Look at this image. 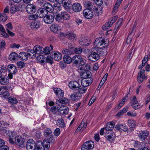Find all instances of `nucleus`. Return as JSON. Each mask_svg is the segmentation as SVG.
<instances>
[{
	"label": "nucleus",
	"mask_w": 150,
	"mask_h": 150,
	"mask_svg": "<svg viewBox=\"0 0 150 150\" xmlns=\"http://www.w3.org/2000/svg\"><path fill=\"white\" fill-rule=\"evenodd\" d=\"M73 62L74 64L76 66L81 67L86 64L85 59L80 55H76L72 57ZM80 70H83L81 67H79Z\"/></svg>",
	"instance_id": "f257e3e1"
},
{
	"label": "nucleus",
	"mask_w": 150,
	"mask_h": 150,
	"mask_svg": "<svg viewBox=\"0 0 150 150\" xmlns=\"http://www.w3.org/2000/svg\"><path fill=\"white\" fill-rule=\"evenodd\" d=\"M101 52L100 49H97L92 51L88 57V59L93 62L97 60L100 59L99 55L101 54Z\"/></svg>",
	"instance_id": "f03ea898"
},
{
	"label": "nucleus",
	"mask_w": 150,
	"mask_h": 150,
	"mask_svg": "<svg viewBox=\"0 0 150 150\" xmlns=\"http://www.w3.org/2000/svg\"><path fill=\"white\" fill-rule=\"evenodd\" d=\"M108 42V40L106 39L100 37L99 38H96L94 42V45L97 47L98 49H100L101 51V49L102 47L105 48Z\"/></svg>",
	"instance_id": "7ed1b4c3"
},
{
	"label": "nucleus",
	"mask_w": 150,
	"mask_h": 150,
	"mask_svg": "<svg viewBox=\"0 0 150 150\" xmlns=\"http://www.w3.org/2000/svg\"><path fill=\"white\" fill-rule=\"evenodd\" d=\"M6 133V135L8 137L9 142L11 144H13L15 143L16 138V133L13 131H11L7 130Z\"/></svg>",
	"instance_id": "20e7f679"
},
{
	"label": "nucleus",
	"mask_w": 150,
	"mask_h": 150,
	"mask_svg": "<svg viewBox=\"0 0 150 150\" xmlns=\"http://www.w3.org/2000/svg\"><path fill=\"white\" fill-rule=\"evenodd\" d=\"M47 142L43 141V142H38L35 146V150H48L49 148V145L46 144Z\"/></svg>",
	"instance_id": "39448f33"
},
{
	"label": "nucleus",
	"mask_w": 150,
	"mask_h": 150,
	"mask_svg": "<svg viewBox=\"0 0 150 150\" xmlns=\"http://www.w3.org/2000/svg\"><path fill=\"white\" fill-rule=\"evenodd\" d=\"M118 16H115L110 18L108 21L103 26V30H106L109 29L111 25L115 22Z\"/></svg>",
	"instance_id": "423d86ee"
},
{
	"label": "nucleus",
	"mask_w": 150,
	"mask_h": 150,
	"mask_svg": "<svg viewBox=\"0 0 150 150\" xmlns=\"http://www.w3.org/2000/svg\"><path fill=\"white\" fill-rule=\"evenodd\" d=\"M94 144L92 141L85 142L82 146L81 150H92L94 147Z\"/></svg>",
	"instance_id": "0eeeda50"
},
{
	"label": "nucleus",
	"mask_w": 150,
	"mask_h": 150,
	"mask_svg": "<svg viewBox=\"0 0 150 150\" xmlns=\"http://www.w3.org/2000/svg\"><path fill=\"white\" fill-rule=\"evenodd\" d=\"M115 129L116 130L122 132L127 131L128 128L125 124L122 123L120 124L116 125L115 127Z\"/></svg>",
	"instance_id": "6e6552de"
},
{
	"label": "nucleus",
	"mask_w": 150,
	"mask_h": 150,
	"mask_svg": "<svg viewBox=\"0 0 150 150\" xmlns=\"http://www.w3.org/2000/svg\"><path fill=\"white\" fill-rule=\"evenodd\" d=\"M36 144L35 141L32 139H29L26 144L27 150H34L35 148Z\"/></svg>",
	"instance_id": "1a4fd4ad"
},
{
	"label": "nucleus",
	"mask_w": 150,
	"mask_h": 150,
	"mask_svg": "<svg viewBox=\"0 0 150 150\" xmlns=\"http://www.w3.org/2000/svg\"><path fill=\"white\" fill-rule=\"evenodd\" d=\"M83 14L85 18L88 19L92 18L93 16V11L88 8L85 9L83 11Z\"/></svg>",
	"instance_id": "9d476101"
},
{
	"label": "nucleus",
	"mask_w": 150,
	"mask_h": 150,
	"mask_svg": "<svg viewBox=\"0 0 150 150\" xmlns=\"http://www.w3.org/2000/svg\"><path fill=\"white\" fill-rule=\"evenodd\" d=\"M145 76V71L143 69H141L138 74L137 81L139 83H141L143 80L146 79Z\"/></svg>",
	"instance_id": "9b49d317"
},
{
	"label": "nucleus",
	"mask_w": 150,
	"mask_h": 150,
	"mask_svg": "<svg viewBox=\"0 0 150 150\" xmlns=\"http://www.w3.org/2000/svg\"><path fill=\"white\" fill-rule=\"evenodd\" d=\"M16 141L15 143L17 145L22 148L24 147L25 144V139L22 138L21 136H18L17 137L16 139Z\"/></svg>",
	"instance_id": "f8f14e48"
},
{
	"label": "nucleus",
	"mask_w": 150,
	"mask_h": 150,
	"mask_svg": "<svg viewBox=\"0 0 150 150\" xmlns=\"http://www.w3.org/2000/svg\"><path fill=\"white\" fill-rule=\"evenodd\" d=\"M80 45L83 46H87L91 43L90 40L88 38L82 37L79 40Z\"/></svg>",
	"instance_id": "ddd939ff"
},
{
	"label": "nucleus",
	"mask_w": 150,
	"mask_h": 150,
	"mask_svg": "<svg viewBox=\"0 0 150 150\" xmlns=\"http://www.w3.org/2000/svg\"><path fill=\"white\" fill-rule=\"evenodd\" d=\"M92 81V79L91 78L82 79L81 81V84L82 86L87 87L91 84Z\"/></svg>",
	"instance_id": "4468645a"
},
{
	"label": "nucleus",
	"mask_w": 150,
	"mask_h": 150,
	"mask_svg": "<svg viewBox=\"0 0 150 150\" xmlns=\"http://www.w3.org/2000/svg\"><path fill=\"white\" fill-rule=\"evenodd\" d=\"M57 2L59 3H62L63 7L66 9H69V6L68 5L71 4V0H57Z\"/></svg>",
	"instance_id": "2eb2a0df"
},
{
	"label": "nucleus",
	"mask_w": 150,
	"mask_h": 150,
	"mask_svg": "<svg viewBox=\"0 0 150 150\" xmlns=\"http://www.w3.org/2000/svg\"><path fill=\"white\" fill-rule=\"evenodd\" d=\"M72 9L75 12H79L82 10V6L80 3H75L72 5Z\"/></svg>",
	"instance_id": "dca6fc26"
},
{
	"label": "nucleus",
	"mask_w": 150,
	"mask_h": 150,
	"mask_svg": "<svg viewBox=\"0 0 150 150\" xmlns=\"http://www.w3.org/2000/svg\"><path fill=\"white\" fill-rule=\"evenodd\" d=\"M27 12L29 13H34L36 11L35 6L33 4H28L26 7Z\"/></svg>",
	"instance_id": "f3484780"
},
{
	"label": "nucleus",
	"mask_w": 150,
	"mask_h": 150,
	"mask_svg": "<svg viewBox=\"0 0 150 150\" xmlns=\"http://www.w3.org/2000/svg\"><path fill=\"white\" fill-rule=\"evenodd\" d=\"M149 132L147 130L141 131L139 132V137L142 140H144L148 136Z\"/></svg>",
	"instance_id": "a211bd4d"
},
{
	"label": "nucleus",
	"mask_w": 150,
	"mask_h": 150,
	"mask_svg": "<svg viewBox=\"0 0 150 150\" xmlns=\"http://www.w3.org/2000/svg\"><path fill=\"white\" fill-rule=\"evenodd\" d=\"M54 20V16L50 14L46 15L44 18V21L47 24H51L53 22Z\"/></svg>",
	"instance_id": "6ab92c4d"
},
{
	"label": "nucleus",
	"mask_w": 150,
	"mask_h": 150,
	"mask_svg": "<svg viewBox=\"0 0 150 150\" xmlns=\"http://www.w3.org/2000/svg\"><path fill=\"white\" fill-rule=\"evenodd\" d=\"M47 14V12L44 8H40L38 9L37 12L38 16L41 18L45 17Z\"/></svg>",
	"instance_id": "aec40b11"
},
{
	"label": "nucleus",
	"mask_w": 150,
	"mask_h": 150,
	"mask_svg": "<svg viewBox=\"0 0 150 150\" xmlns=\"http://www.w3.org/2000/svg\"><path fill=\"white\" fill-rule=\"evenodd\" d=\"M80 85L79 83L76 81H72L69 83V87L73 90H77L78 87Z\"/></svg>",
	"instance_id": "412c9836"
},
{
	"label": "nucleus",
	"mask_w": 150,
	"mask_h": 150,
	"mask_svg": "<svg viewBox=\"0 0 150 150\" xmlns=\"http://www.w3.org/2000/svg\"><path fill=\"white\" fill-rule=\"evenodd\" d=\"M115 123L113 121L109 122L107 123L105 129L107 131H112L115 126Z\"/></svg>",
	"instance_id": "4be33fe9"
},
{
	"label": "nucleus",
	"mask_w": 150,
	"mask_h": 150,
	"mask_svg": "<svg viewBox=\"0 0 150 150\" xmlns=\"http://www.w3.org/2000/svg\"><path fill=\"white\" fill-rule=\"evenodd\" d=\"M33 49L35 52L36 55V54H40L43 53V50L44 48L42 47L39 45L35 46L33 47Z\"/></svg>",
	"instance_id": "5701e85b"
},
{
	"label": "nucleus",
	"mask_w": 150,
	"mask_h": 150,
	"mask_svg": "<svg viewBox=\"0 0 150 150\" xmlns=\"http://www.w3.org/2000/svg\"><path fill=\"white\" fill-rule=\"evenodd\" d=\"M51 55L52 56L53 59L55 60H60L62 58V54L58 52H52Z\"/></svg>",
	"instance_id": "b1692460"
},
{
	"label": "nucleus",
	"mask_w": 150,
	"mask_h": 150,
	"mask_svg": "<svg viewBox=\"0 0 150 150\" xmlns=\"http://www.w3.org/2000/svg\"><path fill=\"white\" fill-rule=\"evenodd\" d=\"M7 88L6 86H3L1 92L0 96L5 98H7L10 95L9 93L7 91Z\"/></svg>",
	"instance_id": "393cba45"
},
{
	"label": "nucleus",
	"mask_w": 150,
	"mask_h": 150,
	"mask_svg": "<svg viewBox=\"0 0 150 150\" xmlns=\"http://www.w3.org/2000/svg\"><path fill=\"white\" fill-rule=\"evenodd\" d=\"M82 96L81 94L76 92H74L73 94L71 95L70 97L72 100L75 101L79 100L81 98Z\"/></svg>",
	"instance_id": "a878e982"
},
{
	"label": "nucleus",
	"mask_w": 150,
	"mask_h": 150,
	"mask_svg": "<svg viewBox=\"0 0 150 150\" xmlns=\"http://www.w3.org/2000/svg\"><path fill=\"white\" fill-rule=\"evenodd\" d=\"M68 102V99L65 98H64L59 99L58 100L56 101V103L57 105L59 106H64Z\"/></svg>",
	"instance_id": "bb28decb"
},
{
	"label": "nucleus",
	"mask_w": 150,
	"mask_h": 150,
	"mask_svg": "<svg viewBox=\"0 0 150 150\" xmlns=\"http://www.w3.org/2000/svg\"><path fill=\"white\" fill-rule=\"evenodd\" d=\"M44 9H45L47 12H52L53 11V8L52 6L49 3H45L44 4Z\"/></svg>",
	"instance_id": "cd10ccee"
},
{
	"label": "nucleus",
	"mask_w": 150,
	"mask_h": 150,
	"mask_svg": "<svg viewBox=\"0 0 150 150\" xmlns=\"http://www.w3.org/2000/svg\"><path fill=\"white\" fill-rule=\"evenodd\" d=\"M40 25L41 24L39 21H36L32 22L30 26L32 29L33 30H35L39 28Z\"/></svg>",
	"instance_id": "c85d7f7f"
},
{
	"label": "nucleus",
	"mask_w": 150,
	"mask_h": 150,
	"mask_svg": "<svg viewBox=\"0 0 150 150\" xmlns=\"http://www.w3.org/2000/svg\"><path fill=\"white\" fill-rule=\"evenodd\" d=\"M68 108L64 106H62L58 109V111L62 114H67L69 111Z\"/></svg>",
	"instance_id": "c756f323"
},
{
	"label": "nucleus",
	"mask_w": 150,
	"mask_h": 150,
	"mask_svg": "<svg viewBox=\"0 0 150 150\" xmlns=\"http://www.w3.org/2000/svg\"><path fill=\"white\" fill-rule=\"evenodd\" d=\"M91 74V72L90 71H84L81 73L80 76L82 79H85L86 78H90Z\"/></svg>",
	"instance_id": "7c9ffc66"
},
{
	"label": "nucleus",
	"mask_w": 150,
	"mask_h": 150,
	"mask_svg": "<svg viewBox=\"0 0 150 150\" xmlns=\"http://www.w3.org/2000/svg\"><path fill=\"white\" fill-rule=\"evenodd\" d=\"M47 137L48 138H47V139H45L43 141H45L46 142H47V143L46 144L49 145V147L50 146V143H54L55 141V137H54L52 135Z\"/></svg>",
	"instance_id": "2f4dec72"
},
{
	"label": "nucleus",
	"mask_w": 150,
	"mask_h": 150,
	"mask_svg": "<svg viewBox=\"0 0 150 150\" xmlns=\"http://www.w3.org/2000/svg\"><path fill=\"white\" fill-rule=\"evenodd\" d=\"M54 91L56 95L59 97L61 98L63 96L64 92L60 88H54Z\"/></svg>",
	"instance_id": "473e14b6"
},
{
	"label": "nucleus",
	"mask_w": 150,
	"mask_h": 150,
	"mask_svg": "<svg viewBox=\"0 0 150 150\" xmlns=\"http://www.w3.org/2000/svg\"><path fill=\"white\" fill-rule=\"evenodd\" d=\"M65 37L70 40H74L76 38V35L72 32H68L66 34Z\"/></svg>",
	"instance_id": "72a5a7b5"
},
{
	"label": "nucleus",
	"mask_w": 150,
	"mask_h": 150,
	"mask_svg": "<svg viewBox=\"0 0 150 150\" xmlns=\"http://www.w3.org/2000/svg\"><path fill=\"white\" fill-rule=\"evenodd\" d=\"M28 57L27 53L24 52H20L18 55V57L23 61L27 60Z\"/></svg>",
	"instance_id": "f704fd0d"
},
{
	"label": "nucleus",
	"mask_w": 150,
	"mask_h": 150,
	"mask_svg": "<svg viewBox=\"0 0 150 150\" xmlns=\"http://www.w3.org/2000/svg\"><path fill=\"white\" fill-rule=\"evenodd\" d=\"M7 70L9 72L12 73L13 74H15L17 71L16 67L12 64L8 66Z\"/></svg>",
	"instance_id": "c9c22d12"
},
{
	"label": "nucleus",
	"mask_w": 150,
	"mask_h": 150,
	"mask_svg": "<svg viewBox=\"0 0 150 150\" xmlns=\"http://www.w3.org/2000/svg\"><path fill=\"white\" fill-rule=\"evenodd\" d=\"M132 107L135 109H137L138 108V101L136 97L134 96L132 98Z\"/></svg>",
	"instance_id": "e433bc0d"
},
{
	"label": "nucleus",
	"mask_w": 150,
	"mask_h": 150,
	"mask_svg": "<svg viewBox=\"0 0 150 150\" xmlns=\"http://www.w3.org/2000/svg\"><path fill=\"white\" fill-rule=\"evenodd\" d=\"M87 126V124L86 123H85L84 121L82 122L77 128L76 131L78 132L81 129L83 131L85 129Z\"/></svg>",
	"instance_id": "4c0bfd02"
},
{
	"label": "nucleus",
	"mask_w": 150,
	"mask_h": 150,
	"mask_svg": "<svg viewBox=\"0 0 150 150\" xmlns=\"http://www.w3.org/2000/svg\"><path fill=\"white\" fill-rule=\"evenodd\" d=\"M57 125L61 128H64L66 127L65 124L62 119L58 120L57 122Z\"/></svg>",
	"instance_id": "58836bf2"
},
{
	"label": "nucleus",
	"mask_w": 150,
	"mask_h": 150,
	"mask_svg": "<svg viewBox=\"0 0 150 150\" xmlns=\"http://www.w3.org/2000/svg\"><path fill=\"white\" fill-rule=\"evenodd\" d=\"M44 135L46 137H49L52 135V131L51 129L46 128L44 130Z\"/></svg>",
	"instance_id": "ea45409f"
},
{
	"label": "nucleus",
	"mask_w": 150,
	"mask_h": 150,
	"mask_svg": "<svg viewBox=\"0 0 150 150\" xmlns=\"http://www.w3.org/2000/svg\"><path fill=\"white\" fill-rule=\"evenodd\" d=\"M63 59L64 62L67 64L73 62L72 58L68 55H64Z\"/></svg>",
	"instance_id": "a19ab883"
},
{
	"label": "nucleus",
	"mask_w": 150,
	"mask_h": 150,
	"mask_svg": "<svg viewBox=\"0 0 150 150\" xmlns=\"http://www.w3.org/2000/svg\"><path fill=\"white\" fill-rule=\"evenodd\" d=\"M85 87L83 86H79L77 88L78 91L77 92L81 94V95H82L83 93H85L86 91L87 90V88H85Z\"/></svg>",
	"instance_id": "79ce46f5"
},
{
	"label": "nucleus",
	"mask_w": 150,
	"mask_h": 150,
	"mask_svg": "<svg viewBox=\"0 0 150 150\" xmlns=\"http://www.w3.org/2000/svg\"><path fill=\"white\" fill-rule=\"evenodd\" d=\"M19 10L18 6L14 4H11L10 8V12L11 14H13Z\"/></svg>",
	"instance_id": "37998d69"
},
{
	"label": "nucleus",
	"mask_w": 150,
	"mask_h": 150,
	"mask_svg": "<svg viewBox=\"0 0 150 150\" xmlns=\"http://www.w3.org/2000/svg\"><path fill=\"white\" fill-rule=\"evenodd\" d=\"M50 29L52 31L56 33L59 30V26L57 25H53L51 26Z\"/></svg>",
	"instance_id": "c03bdc74"
},
{
	"label": "nucleus",
	"mask_w": 150,
	"mask_h": 150,
	"mask_svg": "<svg viewBox=\"0 0 150 150\" xmlns=\"http://www.w3.org/2000/svg\"><path fill=\"white\" fill-rule=\"evenodd\" d=\"M128 125L131 128H134L136 126V122L135 120H129L128 121Z\"/></svg>",
	"instance_id": "a18cd8bd"
},
{
	"label": "nucleus",
	"mask_w": 150,
	"mask_h": 150,
	"mask_svg": "<svg viewBox=\"0 0 150 150\" xmlns=\"http://www.w3.org/2000/svg\"><path fill=\"white\" fill-rule=\"evenodd\" d=\"M18 56V54L15 52L11 53L9 57V58L11 60H14L17 59Z\"/></svg>",
	"instance_id": "49530a36"
},
{
	"label": "nucleus",
	"mask_w": 150,
	"mask_h": 150,
	"mask_svg": "<svg viewBox=\"0 0 150 150\" xmlns=\"http://www.w3.org/2000/svg\"><path fill=\"white\" fill-rule=\"evenodd\" d=\"M27 54L28 56H32V57H36L35 52L34 49H30L28 50L27 51Z\"/></svg>",
	"instance_id": "de8ad7c7"
},
{
	"label": "nucleus",
	"mask_w": 150,
	"mask_h": 150,
	"mask_svg": "<svg viewBox=\"0 0 150 150\" xmlns=\"http://www.w3.org/2000/svg\"><path fill=\"white\" fill-rule=\"evenodd\" d=\"M61 14L63 20H67L69 19L70 15L67 12H62Z\"/></svg>",
	"instance_id": "09e8293b"
},
{
	"label": "nucleus",
	"mask_w": 150,
	"mask_h": 150,
	"mask_svg": "<svg viewBox=\"0 0 150 150\" xmlns=\"http://www.w3.org/2000/svg\"><path fill=\"white\" fill-rule=\"evenodd\" d=\"M62 52L63 54L65 55H70L73 52L71 50L67 49H64L62 51Z\"/></svg>",
	"instance_id": "8fccbe9b"
},
{
	"label": "nucleus",
	"mask_w": 150,
	"mask_h": 150,
	"mask_svg": "<svg viewBox=\"0 0 150 150\" xmlns=\"http://www.w3.org/2000/svg\"><path fill=\"white\" fill-rule=\"evenodd\" d=\"M8 83V80L7 78L4 76L0 79V83L4 85L7 84Z\"/></svg>",
	"instance_id": "3c124183"
},
{
	"label": "nucleus",
	"mask_w": 150,
	"mask_h": 150,
	"mask_svg": "<svg viewBox=\"0 0 150 150\" xmlns=\"http://www.w3.org/2000/svg\"><path fill=\"white\" fill-rule=\"evenodd\" d=\"M108 134L109 135H105V138L106 139L108 140L109 141H110V140L113 138L115 134L114 133L112 132H110V134L108 133H107V132H106V134Z\"/></svg>",
	"instance_id": "603ef678"
},
{
	"label": "nucleus",
	"mask_w": 150,
	"mask_h": 150,
	"mask_svg": "<svg viewBox=\"0 0 150 150\" xmlns=\"http://www.w3.org/2000/svg\"><path fill=\"white\" fill-rule=\"evenodd\" d=\"M9 102L12 104H15L17 103L16 98L13 97H10L8 98Z\"/></svg>",
	"instance_id": "864d4df0"
},
{
	"label": "nucleus",
	"mask_w": 150,
	"mask_h": 150,
	"mask_svg": "<svg viewBox=\"0 0 150 150\" xmlns=\"http://www.w3.org/2000/svg\"><path fill=\"white\" fill-rule=\"evenodd\" d=\"M51 50L50 48L49 47H46L43 50V53L45 55H47L50 53Z\"/></svg>",
	"instance_id": "5fc2aeb1"
},
{
	"label": "nucleus",
	"mask_w": 150,
	"mask_h": 150,
	"mask_svg": "<svg viewBox=\"0 0 150 150\" xmlns=\"http://www.w3.org/2000/svg\"><path fill=\"white\" fill-rule=\"evenodd\" d=\"M83 4L86 7H91L93 5L92 3L87 0L84 1Z\"/></svg>",
	"instance_id": "6e6d98bb"
},
{
	"label": "nucleus",
	"mask_w": 150,
	"mask_h": 150,
	"mask_svg": "<svg viewBox=\"0 0 150 150\" xmlns=\"http://www.w3.org/2000/svg\"><path fill=\"white\" fill-rule=\"evenodd\" d=\"M0 30L2 32V35L5 37H7L8 35L5 32V30L3 25L0 24Z\"/></svg>",
	"instance_id": "4d7b16f0"
},
{
	"label": "nucleus",
	"mask_w": 150,
	"mask_h": 150,
	"mask_svg": "<svg viewBox=\"0 0 150 150\" xmlns=\"http://www.w3.org/2000/svg\"><path fill=\"white\" fill-rule=\"evenodd\" d=\"M55 19L56 20V21H57L60 22H62V21L63 20V19L62 16L61 14H56L55 15Z\"/></svg>",
	"instance_id": "13d9d810"
},
{
	"label": "nucleus",
	"mask_w": 150,
	"mask_h": 150,
	"mask_svg": "<svg viewBox=\"0 0 150 150\" xmlns=\"http://www.w3.org/2000/svg\"><path fill=\"white\" fill-rule=\"evenodd\" d=\"M53 58L52 56V57L50 56H48L46 59V62L47 63L52 64L53 62Z\"/></svg>",
	"instance_id": "bf43d9fd"
},
{
	"label": "nucleus",
	"mask_w": 150,
	"mask_h": 150,
	"mask_svg": "<svg viewBox=\"0 0 150 150\" xmlns=\"http://www.w3.org/2000/svg\"><path fill=\"white\" fill-rule=\"evenodd\" d=\"M82 51V49L81 47H79L76 48L74 50V52L76 54H80Z\"/></svg>",
	"instance_id": "052dcab7"
},
{
	"label": "nucleus",
	"mask_w": 150,
	"mask_h": 150,
	"mask_svg": "<svg viewBox=\"0 0 150 150\" xmlns=\"http://www.w3.org/2000/svg\"><path fill=\"white\" fill-rule=\"evenodd\" d=\"M17 65L18 67L20 68H23L25 66V64L22 62H19L17 63Z\"/></svg>",
	"instance_id": "680f3d73"
},
{
	"label": "nucleus",
	"mask_w": 150,
	"mask_h": 150,
	"mask_svg": "<svg viewBox=\"0 0 150 150\" xmlns=\"http://www.w3.org/2000/svg\"><path fill=\"white\" fill-rule=\"evenodd\" d=\"M61 133L60 129L59 128H56L55 130L54 133V135L56 136H59Z\"/></svg>",
	"instance_id": "e2e57ef3"
},
{
	"label": "nucleus",
	"mask_w": 150,
	"mask_h": 150,
	"mask_svg": "<svg viewBox=\"0 0 150 150\" xmlns=\"http://www.w3.org/2000/svg\"><path fill=\"white\" fill-rule=\"evenodd\" d=\"M103 0H93L95 3L98 5L101 6L103 4Z\"/></svg>",
	"instance_id": "0e129e2a"
},
{
	"label": "nucleus",
	"mask_w": 150,
	"mask_h": 150,
	"mask_svg": "<svg viewBox=\"0 0 150 150\" xmlns=\"http://www.w3.org/2000/svg\"><path fill=\"white\" fill-rule=\"evenodd\" d=\"M58 110V108L56 107H52L50 109V110L53 114H55L57 110Z\"/></svg>",
	"instance_id": "69168bd1"
},
{
	"label": "nucleus",
	"mask_w": 150,
	"mask_h": 150,
	"mask_svg": "<svg viewBox=\"0 0 150 150\" xmlns=\"http://www.w3.org/2000/svg\"><path fill=\"white\" fill-rule=\"evenodd\" d=\"M37 15H31L29 16L28 18L30 20H33L37 18Z\"/></svg>",
	"instance_id": "338daca9"
},
{
	"label": "nucleus",
	"mask_w": 150,
	"mask_h": 150,
	"mask_svg": "<svg viewBox=\"0 0 150 150\" xmlns=\"http://www.w3.org/2000/svg\"><path fill=\"white\" fill-rule=\"evenodd\" d=\"M96 99V97H92L88 103V105L89 106L91 105L95 101Z\"/></svg>",
	"instance_id": "774afa93"
}]
</instances>
